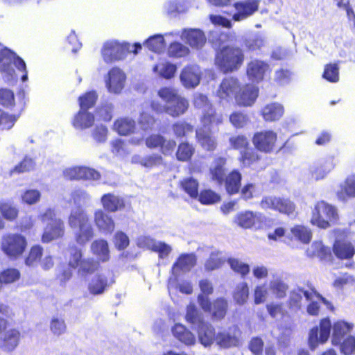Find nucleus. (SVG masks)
<instances>
[{
    "label": "nucleus",
    "mask_w": 355,
    "mask_h": 355,
    "mask_svg": "<svg viewBox=\"0 0 355 355\" xmlns=\"http://www.w3.org/2000/svg\"><path fill=\"white\" fill-rule=\"evenodd\" d=\"M157 96L165 103L163 105L158 101H151L150 107L157 114H166L175 119L184 115L189 109V99L174 87H162L157 91Z\"/></svg>",
    "instance_id": "obj_1"
},
{
    "label": "nucleus",
    "mask_w": 355,
    "mask_h": 355,
    "mask_svg": "<svg viewBox=\"0 0 355 355\" xmlns=\"http://www.w3.org/2000/svg\"><path fill=\"white\" fill-rule=\"evenodd\" d=\"M227 159L224 156L216 157L209 168V176L211 182L218 186L224 185L227 194L233 196L239 193L242 182V174L234 168L226 175Z\"/></svg>",
    "instance_id": "obj_2"
},
{
    "label": "nucleus",
    "mask_w": 355,
    "mask_h": 355,
    "mask_svg": "<svg viewBox=\"0 0 355 355\" xmlns=\"http://www.w3.org/2000/svg\"><path fill=\"white\" fill-rule=\"evenodd\" d=\"M245 58L244 51L241 47L227 44L216 50L214 62L221 72L230 73L238 71L243 64Z\"/></svg>",
    "instance_id": "obj_3"
},
{
    "label": "nucleus",
    "mask_w": 355,
    "mask_h": 355,
    "mask_svg": "<svg viewBox=\"0 0 355 355\" xmlns=\"http://www.w3.org/2000/svg\"><path fill=\"white\" fill-rule=\"evenodd\" d=\"M69 226L76 230L74 240L77 244L83 246L94 236V230L87 212L79 207L71 211L68 217Z\"/></svg>",
    "instance_id": "obj_4"
},
{
    "label": "nucleus",
    "mask_w": 355,
    "mask_h": 355,
    "mask_svg": "<svg viewBox=\"0 0 355 355\" xmlns=\"http://www.w3.org/2000/svg\"><path fill=\"white\" fill-rule=\"evenodd\" d=\"M186 320L196 329L198 338L205 346L210 345L215 337L214 329L205 321L202 315L193 304L187 307Z\"/></svg>",
    "instance_id": "obj_5"
},
{
    "label": "nucleus",
    "mask_w": 355,
    "mask_h": 355,
    "mask_svg": "<svg viewBox=\"0 0 355 355\" xmlns=\"http://www.w3.org/2000/svg\"><path fill=\"white\" fill-rule=\"evenodd\" d=\"M336 209L324 200L317 202L311 211L310 223L321 229H327L338 220Z\"/></svg>",
    "instance_id": "obj_6"
},
{
    "label": "nucleus",
    "mask_w": 355,
    "mask_h": 355,
    "mask_svg": "<svg viewBox=\"0 0 355 355\" xmlns=\"http://www.w3.org/2000/svg\"><path fill=\"white\" fill-rule=\"evenodd\" d=\"M213 5L220 7L232 4L234 12L232 15L234 21H241L252 16L259 8V0H239L232 3L233 0H208Z\"/></svg>",
    "instance_id": "obj_7"
},
{
    "label": "nucleus",
    "mask_w": 355,
    "mask_h": 355,
    "mask_svg": "<svg viewBox=\"0 0 355 355\" xmlns=\"http://www.w3.org/2000/svg\"><path fill=\"white\" fill-rule=\"evenodd\" d=\"M43 222H47V225L41 236V241L44 243L62 238L65 233V226L62 220L56 218V214L53 209H48L40 216Z\"/></svg>",
    "instance_id": "obj_8"
},
{
    "label": "nucleus",
    "mask_w": 355,
    "mask_h": 355,
    "mask_svg": "<svg viewBox=\"0 0 355 355\" xmlns=\"http://www.w3.org/2000/svg\"><path fill=\"white\" fill-rule=\"evenodd\" d=\"M197 301L201 309L210 316L212 321H221L227 314L229 304L223 297H216L211 301L207 296L198 295Z\"/></svg>",
    "instance_id": "obj_9"
},
{
    "label": "nucleus",
    "mask_w": 355,
    "mask_h": 355,
    "mask_svg": "<svg viewBox=\"0 0 355 355\" xmlns=\"http://www.w3.org/2000/svg\"><path fill=\"white\" fill-rule=\"evenodd\" d=\"M259 204L263 209L272 210L288 217H295L298 214L295 203L289 198L266 196L262 198Z\"/></svg>",
    "instance_id": "obj_10"
},
{
    "label": "nucleus",
    "mask_w": 355,
    "mask_h": 355,
    "mask_svg": "<svg viewBox=\"0 0 355 355\" xmlns=\"http://www.w3.org/2000/svg\"><path fill=\"white\" fill-rule=\"evenodd\" d=\"M27 246L26 238L19 234L8 233L1 241V249L10 259H17L25 251Z\"/></svg>",
    "instance_id": "obj_11"
},
{
    "label": "nucleus",
    "mask_w": 355,
    "mask_h": 355,
    "mask_svg": "<svg viewBox=\"0 0 355 355\" xmlns=\"http://www.w3.org/2000/svg\"><path fill=\"white\" fill-rule=\"evenodd\" d=\"M252 141L259 152L270 154L277 148L278 135L274 130H263L254 133Z\"/></svg>",
    "instance_id": "obj_12"
},
{
    "label": "nucleus",
    "mask_w": 355,
    "mask_h": 355,
    "mask_svg": "<svg viewBox=\"0 0 355 355\" xmlns=\"http://www.w3.org/2000/svg\"><path fill=\"white\" fill-rule=\"evenodd\" d=\"M332 324L327 317L320 320L319 325L313 327L309 331L308 345L311 350H314L320 344L326 343L330 336Z\"/></svg>",
    "instance_id": "obj_13"
},
{
    "label": "nucleus",
    "mask_w": 355,
    "mask_h": 355,
    "mask_svg": "<svg viewBox=\"0 0 355 355\" xmlns=\"http://www.w3.org/2000/svg\"><path fill=\"white\" fill-rule=\"evenodd\" d=\"M128 52L127 44H121L115 41L104 43L101 49V55L106 63H112L123 59Z\"/></svg>",
    "instance_id": "obj_14"
},
{
    "label": "nucleus",
    "mask_w": 355,
    "mask_h": 355,
    "mask_svg": "<svg viewBox=\"0 0 355 355\" xmlns=\"http://www.w3.org/2000/svg\"><path fill=\"white\" fill-rule=\"evenodd\" d=\"M261 152L254 146H249L239 152L238 161L241 168L256 169L262 168L263 158Z\"/></svg>",
    "instance_id": "obj_15"
},
{
    "label": "nucleus",
    "mask_w": 355,
    "mask_h": 355,
    "mask_svg": "<svg viewBox=\"0 0 355 355\" xmlns=\"http://www.w3.org/2000/svg\"><path fill=\"white\" fill-rule=\"evenodd\" d=\"M63 176L67 180H97L101 174L94 168L86 166H73L66 168Z\"/></svg>",
    "instance_id": "obj_16"
},
{
    "label": "nucleus",
    "mask_w": 355,
    "mask_h": 355,
    "mask_svg": "<svg viewBox=\"0 0 355 355\" xmlns=\"http://www.w3.org/2000/svg\"><path fill=\"white\" fill-rule=\"evenodd\" d=\"M125 80V73L119 67H114L107 72L105 83L110 92L119 94L124 88Z\"/></svg>",
    "instance_id": "obj_17"
},
{
    "label": "nucleus",
    "mask_w": 355,
    "mask_h": 355,
    "mask_svg": "<svg viewBox=\"0 0 355 355\" xmlns=\"http://www.w3.org/2000/svg\"><path fill=\"white\" fill-rule=\"evenodd\" d=\"M146 146L150 149L159 148L164 155H171L176 147V142L173 139L167 140L160 134H151L145 139Z\"/></svg>",
    "instance_id": "obj_18"
},
{
    "label": "nucleus",
    "mask_w": 355,
    "mask_h": 355,
    "mask_svg": "<svg viewBox=\"0 0 355 355\" xmlns=\"http://www.w3.org/2000/svg\"><path fill=\"white\" fill-rule=\"evenodd\" d=\"M241 331L236 325L229 328L228 331H220L216 336V343L223 348L237 347L240 344Z\"/></svg>",
    "instance_id": "obj_19"
},
{
    "label": "nucleus",
    "mask_w": 355,
    "mask_h": 355,
    "mask_svg": "<svg viewBox=\"0 0 355 355\" xmlns=\"http://www.w3.org/2000/svg\"><path fill=\"white\" fill-rule=\"evenodd\" d=\"M259 96V88L250 84L239 87L235 99L240 106H251L256 101Z\"/></svg>",
    "instance_id": "obj_20"
},
{
    "label": "nucleus",
    "mask_w": 355,
    "mask_h": 355,
    "mask_svg": "<svg viewBox=\"0 0 355 355\" xmlns=\"http://www.w3.org/2000/svg\"><path fill=\"white\" fill-rule=\"evenodd\" d=\"M270 70L268 63L260 60H253L249 62L246 67V74L252 82H261L266 74Z\"/></svg>",
    "instance_id": "obj_21"
},
{
    "label": "nucleus",
    "mask_w": 355,
    "mask_h": 355,
    "mask_svg": "<svg viewBox=\"0 0 355 355\" xmlns=\"http://www.w3.org/2000/svg\"><path fill=\"white\" fill-rule=\"evenodd\" d=\"M0 337V349L5 352H11L19 345L21 340V333L17 328L3 330Z\"/></svg>",
    "instance_id": "obj_22"
},
{
    "label": "nucleus",
    "mask_w": 355,
    "mask_h": 355,
    "mask_svg": "<svg viewBox=\"0 0 355 355\" xmlns=\"http://www.w3.org/2000/svg\"><path fill=\"white\" fill-rule=\"evenodd\" d=\"M180 78L182 84L186 88L196 87L200 80V74L198 66L195 64L185 66L181 71Z\"/></svg>",
    "instance_id": "obj_23"
},
{
    "label": "nucleus",
    "mask_w": 355,
    "mask_h": 355,
    "mask_svg": "<svg viewBox=\"0 0 355 355\" xmlns=\"http://www.w3.org/2000/svg\"><path fill=\"white\" fill-rule=\"evenodd\" d=\"M240 87L239 82L235 78H224L217 90V95L220 99L227 100L237 94Z\"/></svg>",
    "instance_id": "obj_24"
},
{
    "label": "nucleus",
    "mask_w": 355,
    "mask_h": 355,
    "mask_svg": "<svg viewBox=\"0 0 355 355\" xmlns=\"http://www.w3.org/2000/svg\"><path fill=\"white\" fill-rule=\"evenodd\" d=\"M335 256L340 260L351 259L355 254V248L349 241L336 239L332 245Z\"/></svg>",
    "instance_id": "obj_25"
},
{
    "label": "nucleus",
    "mask_w": 355,
    "mask_h": 355,
    "mask_svg": "<svg viewBox=\"0 0 355 355\" xmlns=\"http://www.w3.org/2000/svg\"><path fill=\"white\" fill-rule=\"evenodd\" d=\"M104 209H97L94 214V222L99 231L112 233L115 229V223L111 216Z\"/></svg>",
    "instance_id": "obj_26"
},
{
    "label": "nucleus",
    "mask_w": 355,
    "mask_h": 355,
    "mask_svg": "<svg viewBox=\"0 0 355 355\" xmlns=\"http://www.w3.org/2000/svg\"><path fill=\"white\" fill-rule=\"evenodd\" d=\"M196 139L200 147L207 152L213 153L217 149V139L209 131L201 128L196 130Z\"/></svg>",
    "instance_id": "obj_27"
},
{
    "label": "nucleus",
    "mask_w": 355,
    "mask_h": 355,
    "mask_svg": "<svg viewBox=\"0 0 355 355\" xmlns=\"http://www.w3.org/2000/svg\"><path fill=\"white\" fill-rule=\"evenodd\" d=\"M306 255L310 258H318L320 261L330 260L331 250L320 241H315L307 248Z\"/></svg>",
    "instance_id": "obj_28"
},
{
    "label": "nucleus",
    "mask_w": 355,
    "mask_h": 355,
    "mask_svg": "<svg viewBox=\"0 0 355 355\" xmlns=\"http://www.w3.org/2000/svg\"><path fill=\"white\" fill-rule=\"evenodd\" d=\"M260 222V217L256 213L250 210L238 213L234 218V223L243 229H252Z\"/></svg>",
    "instance_id": "obj_29"
},
{
    "label": "nucleus",
    "mask_w": 355,
    "mask_h": 355,
    "mask_svg": "<svg viewBox=\"0 0 355 355\" xmlns=\"http://www.w3.org/2000/svg\"><path fill=\"white\" fill-rule=\"evenodd\" d=\"M284 113V108L279 103L273 102L266 105L261 110V115L266 122L279 120Z\"/></svg>",
    "instance_id": "obj_30"
},
{
    "label": "nucleus",
    "mask_w": 355,
    "mask_h": 355,
    "mask_svg": "<svg viewBox=\"0 0 355 355\" xmlns=\"http://www.w3.org/2000/svg\"><path fill=\"white\" fill-rule=\"evenodd\" d=\"M101 202L104 210L108 212H116L122 210L125 206L123 198L111 193L103 195Z\"/></svg>",
    "instance_id": "obj_31"
},
{
    "label": "nucleus",
    "mask_w": 355,
    "mask_h": 355,
    "mask_svg": "<svg viewBox=\"0 0 355 355\" xmlns=\"http://www.w3.org/2000/svg\"><path fill=\"white\" fill-rule=\"evenodd\" d=\"M200 122L204 127L218 126L223 123V116L222 113L218 112L213 105H209L208 109L202 111Z\"/></svg>",
    "instance_id": "obj_32"
},
{
    "label": "nucleus",
    "mask_w": 355,
    "mask_h": 355,
    "mask_svg": "<svg viewBox=\"0 0 355 355\" xmlns=\"http://www.w3.org/2000/svg\"><path fill=\"white\" fill-rule=\"evenodd\" d=\"M352 326L347 322L338 320L332 325L331 343L334 346L341 344L343 339L350 332Z\"/></svg>",
    "instance_id": "obj_33"
},
{
    "label": "nucleus",
    "mask_w": 355,
    "mask_h": 355,
    "mask_svg": "<svg viewBox=\"0 0 355 355\" xmlns=\"http://www.w3.org/2000/svg\"><path fill=\"white\" fill-rule=\"evenodd\" d=\"M197 258L193 253L180 254L172 266L175 272L180 271L188 272L196 265Z\"/></svg>",
    "instance_id": "obj_34"
},
{
    "label": "nucleus",
    "mask_w": 355,
    "mask_h": 355,
    "mask_svg": "<svg viewBox=\"0 0 355 355\" xmlns=\"http://www.w3.org/2000/svg\"><path fill=\"white\" fill-rule=\"evenodd\" d=\"M91 251L99 262H107L110 259L108 243L103 239L94 241L91 244Z\"/></svg>",
    "instance_id": "obj_35"
},
{
    "label": "nucleus",
    "mask_w": 355,
    "mask_h": 355,
    "mask_svg": "<svg viewBox=\"0 0 355 355\" xmlns=\"http://www.w3.org/2000/svg\"><path fill=\"white\" fill-rule=\"evenodd\" d=\"M336 196L342 201L355 197V174L346 178L343 183L340 185Z\"/></svg>",
    "instance_id": "obj_36"
},
{
    "label": "nucleus",
    "mask_w": 355,
    "mask_h": 355,
    "mask_svg": "<svg viewBox=\"0 0 355 355\" xmlns=\"http://www.w3.org/2000/svg\"><path fill=\"white\" fill-rule=\"evenodd\" d=\"M113 128L120 135H129L135 132L136 122L128 117H121L114 121Z\"/></svg>",
    "instance_id": "obj_37"
},
{
    "label": "nucleus",
    "mask_w": 355,
    "mask_h": 355,
    "mask_svg": "<svg viewBox=\"0 0 355 355\" xmlns=\"http://www.w3.org/2000/svg\"><path fill=\"white\" fill-rule=\"evenodd\" d=\"M110 284L107 278L103 275H97L94 277L88 284V291L93 295L103 294Z\"/></svg>",
    "instance_id": "obj_38"
},
{
    "label": "nucleus",
    "mask_w": 355,
    "mask_h": 355,
    "mask_svg": "<svg viewBox=\"0 0 355 355\" xmlns=\"http://www.w3.org/2000/svg\"><path fill=\"white\" fill-rule=\"evenodd\" d=\"M179 187L191 198L196 199L199 193V182L193 177L182 178L179 182Z\"/></svg>",
    "instance_id": "obj_39"
},
{
    "label": "nucleus",
    "mask_w": 355,
    "mask_h": 355,
    "mask_svg": "<svg viewBox=\"0 0 355 355\" xmlns=\"http://www.w3.org/2000/svg\"><path fill=\"white\" fill-rule=\"evenodd\" d=\"M95 118L93 114L80 110L74 116L72 124L76 128L83 130L92 127Z\"/></svg>",
    "instance_id": "obj_40"
},
{
    "label": "nucleus",
    "mask_w": 355,
    "mask_h": 355,
    "mask_svg": "<svg viewBox=\"0 0 355 355\" xmlns=\"http://www.w3.org/2000/svg\"><path fill=\"white\" fill-rule=\"evenodd\" d=\"M153 70L164 79L169 80L175 76L177 66L168 61H162L156 64Z\"/></svg>",
    "instance_id": "obj_41"
},
{
    "label": "nucleus",
    "mask_w": 355,
    "mask_h": 355,
    "mask_svg": "<svg viewBox=\"0 0 355 355\" xmlns=\"http://www.w3.org/2000/svg\"><path fill=\"white\" fill-rule=\"evenodd\" d=\"M196 152L195 147L189 141L179 143L175 152L176 159L180 162H190Z\"/></svg>",
    "instance_id": "obj_42"
},
{
    "label": "nucleus",
    "mask_w": 355,
    "mask_h": 355,
    "mask_svg": "<svg viewBox=\"0 0 355 355\" xmlns=\"http://www.w3.org/2000/svg\"><path fill=\"white\" fill-rule=\"evenodd\" d=\"M172 332L177 339L187 345H193L196 342L194 335L182 324H175L172 328Z\"/></svg>",
    "instance_id": "obj_43"
},
{
    "label": "nucleus",
    "mask_w": 355,
    "mask_h": 355,
    "mask_svg": "<svg viewBox=\"0 0 355 355\" xmlns=\"http://www.w3.org/2000/svg\"><path fill=\"white\" fill-rule=\"evenodd\" d=\"M171 129L176 138H184L192 134L194 130V125L185 120H180L172 124Z\"/></svg>",
    "instance_id": "obj_44"
},
{
    "label": "nucleus",
    "mask_w": 355,
    "mask_h": 355,
    "mask_svg": "<svg viewBox=\"0 0 355 355\" xmlns=\"http://www.w3.org/2000/svg\"><path fill=\"white\" fill-rule=\"evenodd\" d=\"M185 39L187 43L191 47L198 49L202 48L207 40L204 33L198 29L188 31L185 35Z\"/></svg>",
    "instance_id": "obj_45"
},
{
    "label": "nucleus",
    "mask_w": 355,
    "mask_h": 355,
    "mask_svg": "<svg viewBox=\"0 0 355 355\" xmlns=\"http://www.w3.org/2000/svg\"><path fill=\"white\" fill-rule=\"evenodd\" d=\"M100 262L93 258H83L78 267V272L83 276L92 275L98 270Z\"/></svg>",
    "instance_id": "obj_46"
},
{
    "label": "nucleus",
    "mask_w": 355,
    "mask_h": 355,
    "mask_svg": "<svg viewBox=\"0 0 355 355\" xmlns=\"http://www.w3.org/2000/svg\"><path fill=\"white\" fill-rule=\"evenodd\" d=\"M269 288L278 299L284 298L288 290V284L281 278H276L270 282Z\"/></svg>",
    "instance_id": "obj_47"
},
{
    "label": "nucleus",
    "mask_w": 355,
    "mask_h": 355,
    "mask_svg": "<svg viewBox=\"0 0 355 355\" xmlns=\"http://www.w3.org/2000/svg\"><path fill=\"white\" fill-rule=\"evenodd\" d=\"M293 236L300 242L307 244L312 238L311 230L302 225H295L291 229Z\"/></svg>",
    "instance_id": "obj_48"
},
{
    "label": "nucleus",
    "mask_w": 355,
    "mask_h": 355,
    "mask_svg": "<svg viewBox=\"0 0 355 355\" xmlns=\"http://www.w3.org/2000/svg\"><path fill=\"white\" fill-rule=\"evenodd\" d=\"M234 302L239 304H244L249 297V288L246 282L238 284L232 293Z\"/></svg>",
    "instance_id": "obj_49"
},
{
    "label": "nucleus",
    "mask_w": 355,
    "mask_h": 355,
    "mask_svg": "<svg viewBox=\"0 0 355 355\" xmlns=\"http://www.w3.org/2000/svg\"><path fill=\"white\" fill-rule=\"evenodd\" d=\"M44 249L40 245L31 246L25 258V263L28 266H35L41 261Z\"/></svg>",
    "instance_id": "obj_50"
},
{
    "label": "nucleus",
    "mask_w": 355,
    "mask_h": 355,
    "mask_svg": "<svg viewBox=\"0 0 355 355\" xmlns=\"http://www.w3.org/2000/svg\"><path fill=\"white\" fill-rule=\"evenodd\" d=\"M98 96L96 92L89 91L78 97V103L80 110L87 111L93 107L97 101Z\"/></svg>",
    "instance_id": "obj_51"
},
{
    "label": "nucleus",
    "mask_w": 355,
    "mask_h": 355,
    "mask_svg": "<svg viewBox=\"0 0 355 355\" xmlns=\"http://www.w3.org/2000/svg\"><path fill=\"white\" fill-rule=\"evenodd\" d=\"M0 212L7 220L13 221L18 217L19 210L10 202L0 201Z\"/></svg>",
    "instance_id": "obj_52"
},
{
    "label": "nucleus",
    "mask_w": 355,
    "mask_h": 355,
    "mask_svg": "<svg viewBox=\"0 0 355 355\" xmlns=\"http://www.w3.org/2000/svg\"><path fill=\"white\" fill-rule=\"evenodd\" d=\"M230 123L236 129L243 128L250 121L247 114L241 111H234L229 116Z\"/></svg>",
    "instance_id": "obj_53"
},
{
    "label": "nucleus",
    "mask_w": 355,
    "mask_h": 355,
    "mask_svg": "<svg viewBox=\"0 0 355 355\" xmlns=\"http://www.w3.org/2000/svg\"><path fill=\"white\" fill-rule=\"evenodd\" d=\"M67 251L69 252L68 266L78 268L83 259L82 250L76 245H71L68 247Z\"/></svg>",
    "instance_id": "obj_54"
},
{
    "label": "nucleus",
    "mask_w": 355,
    "mask_h": 355,
    "mask_svg": "<svg viewBox=\"0 0 355 355\" xmlns=\"http://www.w3.org/2000/svg\"><path fill=\"white\" fill-rule=\"evenodd\" d=\"M144 45L151 51L159 53L165 46L164 38L162 35H155L147 39Z\"/></svg>",
    "instance_id": "obj_55"
},
{
    "label": "nucleus",
    "mask_w": 355,
    "mask_h": 355,
    "mask_svg": "<svg viewBox=\"0 0 355 355\" xmlns=\"http://www.w3.org/2000/svg\"><path fill=\"white\" fill-rule=\"evenodd\" d=\"M202 205H211L220 202V196L211 189H202L197 198Z\"/></svg>",
    "instance_id": "obj_56"
},
{
    "label": "nucleus",
    "mask_w": 355,
    "mask_h": 355,
    "mask_svg": "<svg viewBox=\"0 0 355 355\" xmlns=\"http://www.w3.org/2000/svg\"><path fill=\"white\" fill-rule=\"evenodd\" d=\"M229 143L231 148L239 150V152L250 146L248 137L243 134L230 137L229 138Z\"/></svg>",
    "instance_id": "obj_57"
},
{
    "label": "nucleus",
    "mask_w": 355,
    "mask_h": 355,
    "mask_svg": "<svg viewBox=\"0 0 355 355\" xmlns=\"http://www.w3.org/2000/svg\"><path fill=\"white\" fill-rule=\"evenodd\" d=\"M322 78L330 83L339 80V67L337 63H329L324 66Z\"/></svg>",
    "instance_id": "obj_58"
},
{
    "label": "nucleus",
    "mask_w": 355,
    "mask_h": 355,
    "mask_svg": "<svg viewBox=\"0 0 355 355\" xmlns=\"http://www.w3.org/2000/svg\"><path fill=\"white\" fill-rule=\"evenodd\" d=\"M231 269L241 277H245L250 272V266L248 263H243L235 258H229L227 259Z\"/></svg>",
    "instance_id": "obj_59"
},
{
    "label": "nucleus",
    "mask_w": 355,
    "mask_h": 355,
    "mask_svg": "<svg viewBox=\"0 0 355 355\" xmlns=\"http://www.w3.org/2000/svg\"><path fill=\"white\" fill-rule=\"evenodd\" d=\"M20 277V272L15 268H7L0 272V279L3 286L13 283Z\"/></svg>",
    "instance_id": "obj_60"
},
{
    "label": "nucleus",
    "mask_w": 355,
    "mask_h": 355,
    "mask_svg": "<svg viewBox=\"0 0 355 355\" xmlns=\"http://www.w3.org/2000/svg\"><path fill=\"white\" fill-rule=\"evenodd\" d=\"M168 52L171 57L178 58L187 55L189 50L182 44L174 42L169 45Z\"/></svg>",
    "instance_id": "obj_61"
},
{
    "label": "nucleus",
    "mask_w": 355,
    "mask_h": 355,
    "mask_svg": "<svg viewBox=\"0 0 355 355\" xmlns=\"http://www.w3.org/2000/svg\"><path fill=\"white\" fill-rule=\"evenodd\" d=\"M35 162L31 157L26 156L18 164H17L11 171V173H23L29 172L34 169Z\"/></svg>",
    "instance_id": "obj_62"
},
{
    "label": "nucleus",
    "mask_w": 355,
    "mask_h": 355,
    "mask_svg": "<svg viewBox=\"0 0 355 355\" xmlns=\"http://www.w3.org/2000/svg\"><path fill=\"white\" fill-rule=\"evenodd\" d=\"M138 123L144 130H152L155 123V118L150 114L142 112L139 117Z\"/></svg>",
    "instance_id": "obj_63"
},
{
    "label": "nucleus",
    "mask_w": 355,
    "mask_h": 355,
    "mask_svg": "<svg viewBox=\"0 0 355 355\" xmlns=\"http://www.w3.org/2000/svg\"><path fill=\"white\" fill-rule=\"evenodd\" d=\"M113 243L118 250H123L128 248L130 244V240L125 232L118 231L114 236Z\"/></svg>",
    "instance_id": "obj_64"
}]
</instances>
